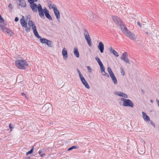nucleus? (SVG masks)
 Returning <instances> with one entry per match:
<instances>
[{"mask_svg": "<svg viewBox=\"0 0 159 159\" xmlns=\"http://www.w3.org/2000/svg\"><path fill=\"white\" fill-rule=\"evenodd\" d=\"M28 25L30 27H32L34 34L37 38L40 39L42 38L41 36L39 34L36 29L35 24L33 21L31 20H29L28 22Z\"/></svg>", "mask_w": 159, "mask_h": 159, "instance_id": "nucleus-1", "label": "nucleus"}, {"mask_svg": "<svg viewBox=\"0 0 159 159\" xmlns=\"http://www.w3.org/2000/svg\"><path fill=\"white\" fill-rule=\"evenodd\" d=\"M15 65L19 68L21 69H25V66H29V64L25 61L22 60H17L15 61Z\"/></svg>", "mask_w": 159, "mask_h": 159, "instance_id": "nucleus-2", "label": "nucleus"}, {"mask_svg": "<svg viewBox=\"0 0 159 159\" xmlns=\"http://www.w3.org/2000/svg\"><path fill=\"white\" fill-rule=\"evenodd\" d=\"M77 71L79 74V77L80 78V80L83 84L85 86V87L87 89H89L90 88V86L89 85L87 82L83 77L81 73L80 70L78 69H77Z\"/></svg>", "mask_w": 159, "mask_h": 159, "instance_id": "nucleus-3", "label": "nucleus"}, {"mask_svg": "<svg viewBox=\"0 0 159 159\" xmlns=\"http://www.w3.org/2000/svg\"><path fill=\"white\" fill-rule=\"evenodd\" d=\"M121 100L123 101V105L125 107H133L134 105L132 101L128 99H126L124 98H122Z\"/></svg>", "mask_w": 159, "mask_h": 159, "instance_id": "nucleus-4", "label": "nucleus"}, {"mask_svg": "<svg viewBox=\"0 0 159 159\" xmlns=\"http://www.w3.org/2000/svg\"><path fill=\"white\" fill-rule=\"evenodd\" d=\"M107 70L114 83L115 84H117V80L111 69L110 67H108Z\"/></svg>", "mask_w": 159, "mask_h": 159, "instance_id": "nucleus-5", "label": "nucleus"}, {"mask_svg": "<svg viewBox=\"0 0 159 159\" xmlns=\"http://www.w3.org/2000/svg\"><path fill=\"white\" fill-rule=\"evenodd\" d=\"M84 38L87 41L89 45L91 47L92 46V43L91 42V39L89 36V35L88 32L86 29H84Z\"/></svg>", "mask_w": 159, "mask_h": 159, "instance_id": "nucleus-6", "label": "nucleus"}, {"mask_svg": "<svg viewBox=\"0 0 159 159\" xmlns=\"http://www.w3.org/2000/svg\"><path fill=\"white\" fill-rule=\"evenodd\" d=\"M39 40L42 43H46L49 47H53V44L52 41L45 38H41Z\"/></svg>", "mask_w": 159, "mask_h": 159, "instance_id": "nucleus-7", "label": "nucleus"}, {"mask_svg": "<svg viewBox=\"0 0 159 159\" xmlns=\"http://www.w3.org/2000/svg\"><path fill=\"white\" fill-rule=\"evenodd\" d=\"M112 19L113 21L117 25H121V24L123 23L121 20L117 16H114L112 17Z\"/></svg>", "mask_w": 159, "mask_h": 159, "instance_id": "nucleus-8", "label": "nucleus"}, {"mask_svg": "<svg viewBox=\"0 0 159 159\" xmlns=\"http://www.w3.org/2000/svg\"><path fill=\"white\" fill-rule=\"evenodd\" d=\"M120 59L125 62L129 64V61L128 58L127 53L126 52H125L122 54L121 56L120 57Z\"/></svg>", "mask_w": 159, "mask_h": 159, "instance_id": "nucleus-9", "label": "nucleus"}, {"mask_svg": "<svg viewBox=\"0 0 159 159\" xmlns=\"http://www.w3.org/2000/svg\"><path fill=\"white\" fill-rule=\"evenodd\" d=\"M38 10L40 16L42 18H44V9H43L41 5L40 4L38 5Z\"/></svg>", "mask_w": 159, "mask_h": 159, "instance_id": "nucleus-10", "label": "nucleus"}, {"mask_svg": "<svg viewBox=\"0 0 159 159\" xmlns=\"http://www.w3.org/2000/svg\"><path fill=\"white\" fill-rule=\"evenodd\" d=\"M53 11L54 14L56 17L57 19L59 22H60V13L57 9V8H54Z\"/></svg>", "mask_w": 159, "mask_h": 159, "instance_id": "nucleus-11", "label": "nucleus"}, {"mask_svg": "<svg viewBox=\"0 0 159 159\" xmlns=\"http://www.w3.org/2000/svg\"><path fill=\"white\" fill-rule=\"evenodd\" d=\"M125 35L127 37L132 40H135L136 39L135 35L130 31H129L128 33H126Z\"/></svg>", "mask_w": 159, "mask_h": 159, "instance_id": "nucleus-12", "label": "nucleus"}, {"mask_svg": "<svg viewBox=\"0 0 159 159\" xmlns=\"http://www.w3.org/2000/svg\"><path fill=\"white\" fill-rule=\"evenodd\" d=\"M44 12L46 17L50 20H52V19L48 11L45 7L44 8Z\"/></svg>", "mask_w": 159, "mask_h": 159, "instance_id": "nucleus-13", "label": "nucleus"}, {"mask_svg": "<svg viewBox=\"0 0 159 159\" xmlns=\"http://www.w3.org/2000/svg\"><path fill=\"white\" fill-rule=\"evenodd\" d=\"M124 25L123 23L121 24V25H120V27L121 28L122 32L125 35L126 33H128L129 31L128 30L126 27L124 26Z\"/></svg>", "mask_w": 159, "mask_h": 159, "instance_id": "nucleus-14", "label": "nucleus"}, {"mask_svg": "<svg viewBox=\"0 0 159 159\" xmlns=\"http://www.w3.org/2000/svg\"><path fill=\"white\" fill-rule=\"evenodd\" d=\"M30 7L32 9V11L34 12H36L37 11L38 6L36 3H32L30 4Z\"/></svg>", "mask_w": 159, "mask_h": 159, "instance_id": "nucleus-15", "label": "nucleus"}, {"mask_svg": "<svg viewBox=\"0 0 159 159\" xmlns=\"http://www.w3.org/2000/svg\"><path fill=\"white\" fill-rule=\"evenodd\" d=\"M98 48L101 53H103V52L104 46L102 42H100L99 43V44L98 46Z\"/></svg>", "mask_w": 159, "mask_h": 159, "instance_id": "nucleus-16", "label": "nucleus"}, {"mask_svg": "<svg viewBox=\"0 0 159 159\" xmlns=\"http://www.w3.org/2000/svg\"><path fill=\"white\" fill-rule=\"evenodd\" d=\"M62 54L63 56L64 59L66 60L68 57L67 52L65 48H64L62 51Z\"/></svg>", "mask_w": 159, "mask_h": 159, "instance_id": "nucleus-17", "label": "nucleus"}, {"mask_svg": "<svg viewBox=\"0 0 159 159\" xmlns=\"http://www.w3.org/2000/svg\"><path fill=\"white\" fill-rule=\"evenodd\" d=\"M143 115V117L145 121L146 122H148L150 120L149 117L143 111L142 112Z\"/></svg>", "mask_w": 159, "mask_h": 159, "instance_id": "nucleus-18", "label": "nucleus"}, {"mask_svg": "<svg viewBox=\"0 0 159 159\" xmlns=\"http://www.w3.org/2000/svg\"><path fill=\"white\" fill-rule=\"evenodd\" d=\"M48 6L49 8L50 9H53V10L54 9V8H57L56 5L55 4H53L52 2L50 1H49V2H48Z\"/></svg>", "mask_w": 159, "mask_h": 159, "instance_id": "nucleus-19", "label": "nucleus"}, {"mask_svg": "<svg viewBox=\"0 0 159 159\" xmlns=\"http://www.w3.org/2000/svg\"><path fill=\"white\" fill-rule=\"evenodd\" d=\"M116 94L118 96L122 97L125 98H127L128 96L126 94L122 92H117L116 93Z\"/></svg>", "mask_w": 159, "mask_h": 159, "instance_id": "nucleus-20", "label": "nucleus"}, {"mask_svg": "<svg viewBox=\"0 0 159 159\" xmlns=\"http://www.w3.org/2000/svg\"><path fill=\"white\" fill-rule=\"evenodd\" d=\"M100 70L102 72V74L103 75L107 77H109V74L105 72L104 67L100 69Z\"/></svg>", "mask_w": 159, "mask_h": 159, "instance_id": "nucleus-21", "label": "nucleus"}, {"mask_svg": "<svg viewBox=\"0 0 159 159\" xmlns=\"http://www.w3.org/2000/svg\"><path fill=\"white\" fill-rule=\"evenodd\" d=\"M109 50L111 53H112L116 57H118L119 55L117 52L114 49L112 48L111 47L109 49Z\"/></svg>", "mask_w": 159, "mask_h": 159, "instance_id": "nucleus-22", "label": "nucleus"}, {"mask_svg": "<svg viewBox=\"0 0 159 159\" xmlns=\"http://www.w3.org/2000/svg\"><path fill=\"white\" fill-rule=\"evenodd\" d=\"M20 24H21V26L23 27H26V26L27 25V23L26 22V21H25V20L22 19L21 18L20 20Z\"/></svg>", "mask_w": 159, "mask_h": 159, "instance_id": "nucleus-23", "label": "nucleus"}, {"mask_svg": "<svg viewBox=\"0 0 159 159\" xmlns=\"http://www.w3.org/2000/svg\"><path fill=\"white\" fill-rule=\"evenodd\" d=\"M19 5L22 7H25L26 6V3L24 0H20Z\"/></svg>", "mask_w": 159, "mask_h": 159, "instance_id": "nucleus-24", "label": "nucleus"}, {"mask_svg": "<svg viewBox=\"0 0 159 159\" xmlns=\"http://www.w3.org/2000/svg\"><path fill=\"white\" fill-rule=\"evenodd\" d=\"M74 52L75 55L76 56V57L78 58L80 57L79 53V51H78V49L76 48H75L74 49Z\"/></svg>", "mask_w": 159, "mask_h": 159, "instance_id": "nucleus-25", "label": "nucleus"}, {"mask_svg": "<svg viewBox=\"0 0 159 159\" xmlns=\"http://www.w3.org/2000/svg\"><path fill=\"white\" fill-rule=\"evenodd\" d=\"M4 32H6L11 36L13 34V32L11 30L7 28H5V31Z\"/></svg>", "mask_w": 159, "mask_h": 159, "instance_id": "nucleus-26", "label": "nucleus"}, {"mask_svg": "<svg viewBox=\"0 0 159 159\" xmlns=\"http://www.w3.org/2000/svg\"><path fill=\"white\" fill-rule=\"evenodd\" d=\"M34 148L33 147L29 151L26 152V155H28L29 154L32 153L33 152Z\"/></svg>", "mask_w": 159, "mask_h": 159, "instance_id": "nucleus-27", "label": "nucleus"}, {"mask_svg": "<svg viewBox=\"0 0 159 159\" xmlns=\"http://www.w3.org/2000/svg\"><path fill=\"white\" fill-rule=\"evenodd\" d=\"M28 27L27 25L26 26V27H24L25 28V31L27 32H29L30 30V27Z\"/></svg>", "mask_w": 159, "mask_h": 159, "instance_id": "nucleus-28", "label": "nucleus"}, {"mask_svg": "<svg viewBox=\"0 0 159 159\" xmlns=\"http://www.w3.org/2000/svg\"><path fill=\"white\" fill-rule=\"evenodd\" d=\"M79 148V147L78 146H73L72 147H71L69 148L68 149V151H70V150H71L73 149H75V148Z\"/></svg>", "mask_w": 159, "mask_h": 159, "instance_id": "nucleus-29", "label": "nucleus"}, {"mask_svg": "<svg viewBox=\"0 0 159 159\" xmlns=\"http://www.w3.org/2000/svg\"><path fill=\"white\" fill-rule=\"evenodd\" d=\"M120 72L121 73L122 75L124 76L125 75V72L123 68L122 67H120Z\"/></svg>", "mask_w": 159, "mask_h": 159, "instance_id": "nucleus-30", "label": "nucleus"}, {"mask_svg": "<svg viewBox=\"0 0 159 159\" xmlns=\"http://www.w3.org/2000/svg\"><path fill=\"white\" fill-rule=\"evenodd\" d=\"M5 28L3 25L0 24V30H1L3 32L5 31Z\"/></svg>", "mask_w": 159, "mask_h": 159, "instance_id": "nucleus-31", "label": "nucleus"}, {"mask_svg": "<svg viewBox=\"0 0 159 159\" xmlns=\"http://www.w3.org/2000/svg\"><path fill=\"white\" fill-rule=\"evenodd\" d=\"M98 63L100 66V69L104 67L103 64L101 61H100V62Z\"/></svg>", "mask_w": 159, "mask_h": 159, "instance_id": "nucleus-32", "label": "nucleus"}, {"mask_svg": "<svg viewBox=\"0 0 159 159\" xmlns=\"http://www.w3.org/2000/svg\"><path fill=\"white\" fill-rule=\"evenodd\" d=\"M95 59H96V61H97V62H98V63H99V62H100V61H101L100 59L99 58L97 57H95Z\"/></svg>", "mask_w": 159, "mask_h": 159, "instance_id": "nucleus-33", "label": "nucleus"}, {"mask_svg": "<svg viewBox=\"0 0 159 159\" xmlns=\"http://www.w3.org/2000/svg\"><path fill=\"white\" fill-rule=\"evenodd\" d=\"M87 68L89 72L91 73L92 72V70L89 66H88Z\"/></svg>", "mask_w": 159, "mask_h": 159, "instance_id": "nucleus-34", "label": "nucleus"}, {"mask_svg": "<svg viewBox=\"0 0 159 159\" xmlns=\"http://www.w3.org/2000/svg\"><path fill=\"white\" fill-rule=\"evenodd\" d=\"M32 1H30L29 2L30 4H32V3H34V2H36L37 0H31Z\"/></svg>", "mask_w": 159, "mask_h": 159, "instance_id": "nucleus-35", "label": "nucleus"}, {"mask_svg": "<svg viewBox=\"0 0 159 159\" xmlns=\"http://www.w3.org/2000/svg\"><path fill=\"white\" fill-rule=\"evenodd\" d=\"M150 123L153 126L154 128L155 127V123L153 122L152 120L150 121Z\"/></svg>", "mask_w": 159, "mask_h": 159, "instance_id": "nucleus-36", "label": "nucleus"}, {"mask_svg": "<svg viewBox=\"0 0 159 159\" xmlns=\"http://www.w3.org/2000/svg\"><path fill=\"white\" fill-rule=\"evenodd\" d=\"M137 24L139 26V27H140V28H141V27H142V25L138 21V22H137Z\"/></svg>", "mask_w": 159, "mask_h": 159, "instance_id": "nucleus-37", "label": "nucleus"}, {"mask_svg": "<svg viewBox=\"0 0 159 159\" xmlns=\"http://www.w3.org/2000/svg\"><path fill=\"white\" fill-rule=\"evenodd\" d=\"M8 8L10 9H12V6L11 4H10L8 6Z\"/></svg>", "mask_w": 159, "mask_h": 159, "instance_id": "nucleus-38", "label": "nucleus"}, {"mask_svg": "<svg viewBox=\"0 0 159 159\" xmlns=\"http://www.w3.org/2000/svg\"><path fill=\"white\" fill-rule=\"evenodd\" d=\"M19 19L17 17H16L15 19V21L16 22H17L18 21Z\"/></svg>", "mask_w": 159, "mask_h": 159, "instance_id": "nucleus-39", "label": "nucleus"}, {"mask_svg": "<svg viewBox=\"0 0 159 159\" xmlns=\"http://www.w3.org/2000/svg\"><path fill=\"white\" fill-rule=\"evenodd\" d=\"M9 127L10 128V129H13V127L11 126V124H10L9 125Z\"/></svg>", "mask_w": 159, "mask_h": 159, "instance_id": "nucleus-40", "label": "nucleus"}, {"mask_svg": "<svg viewBox=\"0 0 159 159\" xmlns=\"http://www.w3.org/2000/svg\"><path fill=\"white\" fill-rule=\"evenodd\" d=\"M156 101L157 102V104L158 107H159V100H157Z\"/></svg>", "mask_w": 159, "mask_h": 159, "instance_id": "nucleus-41", "label": "nucleus"}, {"mask_svg": "<svg viewBox=\"0 0 159 159\" xmlns=\"http://www.w3.org/2000/svg\"><path fill=\"white\" fill-rule=\"evenodd\" d=\"M45 155V154H43L42 155H41V157H43Z\"/></svg>", "mask_w": 159, "mask_h": 159, "instance_id": "nucleus-42", "label": "nucleus"}, {"mask_svg": "<svg viewBox=\"0 0 159 159\" xmlns=\"http://www.w3.org/2000/svg\"><path fill=\"white\" fill-rule=\"evenodd\" d=\"M42 151L41 150H39V154H40L42 152Z\"/></svg>", "mask_w": 159, "mask_h": 159, "instance_id": "nucleus-43", "label": "nucleus"}, {"mask_svg": "<svg viewBox=\"0 0 159 159\" xmlns=\"http://www.w3.org/2000/svg\"><path fill=\"white\" fill-rule=\"evenodd\" d=\"M21 95L22 96H24L25 95V94L24 93H21Z\"/></svg>", "mask_w": 159, "mask_h": 159, "instance_id": "nucleus-44", "label": "nucleus"}, {"mask_svg": "<svg viewBox=\"0 0 159 159\" xmlns=\"http://www.w3.org/2000/svg\"><path fill=\"white\" fill-rule=\"evenodd\" d=\"M150 101V102L152 103L153 102V101L152 100H151Z\"/></svg>", "mask_w": 159, "mask_h": 159, "instance_id": "nucleus-45", "label": "nucleus"}, {"mask_svg": "<svg viewBox=\"0 0 159 159\" xmlns=\"http://www.w3.org/2000/svg\"><path fill=\"white\" fill-rule=\"evenodd\" d=\"M145 33H146L147 34V35H148V32H145Z\"/></svg>", "mask_w": 159, "mask_h": 159, "instance_id": "nucleus-46", "label": "nucleus"}, {"mask_svg": "<svg viewBox=\"0 0 159 159\" xmlns=\"http://www.w3.org/2000/svg\"><path fill=\"white\" fill-rule=\"evenodd\" d=\"M28 0V2H30V1H32L31 0Z\"/></svg>", "mask_w": 159, "mask_h": 159, "instance_id": "nucleus-47", "label": "nucleus"}, {"mask_svg": "<svg viewBox=\"0 0 159 159\" xmlns=\"http://www.w3.org/2000/svg\"><path fill=\"white\" fill-rule=\"evenodd\" d=\"M142 91L143 92V90H142Z\"/></svg>", "mask_w": 159, "mask_h": 159, "instance_id": "nucleus-48", "label": "nucleus"}]
</instances>
